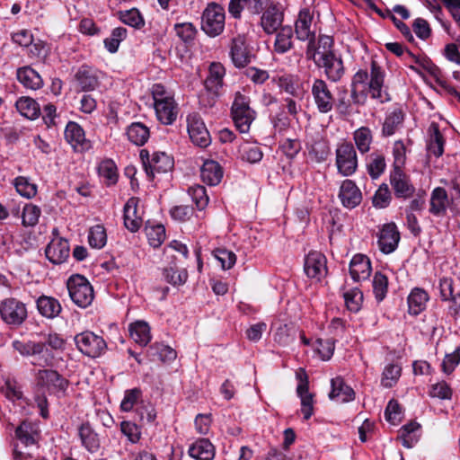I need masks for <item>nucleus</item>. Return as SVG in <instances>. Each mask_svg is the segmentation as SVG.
<instances>
[{"instance_id": "obj_15", "label": "nucleus", "mask_w": 460, "mask_h": 460, "mask_svg": "<svg viewBox=\"0 0 460 460\" xmlns=\"http://www.w3.org/2000/svg\"><path fill=\"white\" fill-rule=\"evenodd\" d=\"M311 93L317 110L321 113H328L332 110L334 97L324 80L315 78L312 84Z\"/></svg>"}, {"instance_id": "obj_39", "label": "nucleus", "mask_w": 460, "mask_h": 460, "mask_svg": "<svg viewBox=\"0 0 460 460\" xmlns=\"http://www.w3.org/2000/svg\"><path fill=\"white\" fill-rule=\"evenodd\" d=\"M262 0H230L228 11L234 18H240L243 9L251 13H259L262 10Z\"/></svg>"}, {"instance_id": "obj_54", "label": "nucleus", "mask_w": 460, "mask_h": 460, "mask_svg": "<svg viewBox=\"0 0 460 460\" xmlns=\"http://www.w3.org/2000/svg\"><path fill=\"white\" fill-rule=\"evenodd\" d=\"M239 152L242 160L250 164L259 163L263 157V153L261 147L249 143H244L242 145L240 146Z\"/></svg>"}, {"instance_id": "obj_50", "label": "nucleus", "mask_w": 460, "mask_h": 460, "mask_svg": "<svg viewBox=\"0 0 460 460\" xmlns=\"http://www.w3.org/2000/svg\"><path fill=\"white\" fill-rule=\"evenodd\" d=\"M41 216V209L37 205L27 203L22 208V224L25 227L35 226Z\"/></svg>"}, {"instance_id": "obj_56", "label": "nucleus", "mask_w": 460, "mask_h": 460, "mask_svg": "<svg viewBox=\"0 0 460 460\" xmlns=\"http://www.w3.org/2000/svg\"><path fill=\"white\" fill-rule=\"evenodd\" d=\"M119 17L123 23L136 29H141L145 25L144 18L140 12L136 8L120 11L119 13Z\"/></svg>"}, {"instance_id": "obj_9", "label": "nucleus", "mask_w": 460, "mask_h": 460, "mask_svg": "<svg viewBox=\"0 0 460 460\" xmlns=\"http://www.w3.org/2000/svg\"><path fill=\"white\" fill-rule=\"evenodd\" d=\"M139 155L146 173L150 179L157 173L167 172L173 166L172 159L164 152L150 154L147 149H142Z\"/></svg>"}, {"instance_id": "obj_40", "label": "nucleus", "mask_w": 460, "mask_h": 460, "mask_svg": "<svg viewBox=\"0 0 460 460\" xmlns=\"http://www.w3.org/2000/svg\"><path fill=\"white\" fill-rule=\"evenodd\" d=\"M16 75L18 81L28 89L37 90L43 84V81L39 73L30 66L19 68Z\"/></svg>"}, {"instance_id": "obj_3", "label": "nucleus", "mask_w": 460, "mask_h": 460, "mask_svg": "<svg viewBox=\"0 0 460 460\" xmlns=\"http://www.w3.org/2000/svg\"><path fill=\"white\" fill-rule=\"evenodd\" d=\"M12 347L22 357L31 358V363L35 367L53 366L54 356L46 347L45 342L14 340L12 342Z\"/></svg>"}, {"instance_id": "obj_32", "label": "nucleus", "mask_w": 460, "mask_h": 460, "mask_svg": "<svg viewBox=\"0 0 460 460\" xmlns=\"http://www.w3.org/2000/svg\"><path fill=\"white\" fill-rule=\"evenodd\" d=\"M76 82L82 91H93L99 85V72L89 66H81L75 74Z\"/></svg>"}, {"instance_id": "obj_51", "label": "nucleus", "mask_w": 460, "mask_h": 460, "mask_svg": "<svg viewBox=\"0 0 460 460\" xmlns=\"http://www.w3.org/2000/svg\"><path fill=\"white\" fill-rule=\"evenodd\" d=\"M89 245L94 249H102L107 243V234L103 226L96 225L89 229Z\"/></svg>"}, {"instance_id": "obj_12", "label": "nucleus", "mask_w": 460, "mask_h": 460, "mask_svg": "<svg viewBox=\"0 0 460 460\" xmlns=\"http://www.w3.org/2000/svg\"><path fill=\"white\" fill-rule=\"evenodd\" d=\"M0 314L7 324L21 325L27 318L24 303L16 298H6L0 304Z\"/></svg>"}, {"instance_id": "obj_47", "label": "nucleus", "mask_w": 460, "mask_h": 460, "mask_svg": "<svg viewBox=\"0 0 460 460\" xmlns=\"http://www.w3.org/2000/svg\"><path fill=\"white\" fill-rule=\"evenodd\" d=\"M15 190L22 197L31 199L37 195L38 186L29 177L17 176L13 181Z\"/></svg>"}, {"instance_id": "obj_60", "label": "nucleus", "mask_w": 460, "mask_h": 460, "mask_svg": "<svg viewBox=\"0 0 460 460\" xmlns=\"http://www.w3.org/2000/svg\"><path fill=\"white\" fill-rule=\"evenodd\" d=\"M188 193L199 209L201 210L207 207L208 203V196L205 187L201 185L191 186L189 188Z\"/></svg>"}, {"instance_id": "obj_13", "label": "nucleus", "mask_w": 460, "mask_h": 460, "mask_svg": "<svg viewBox=\"0 0 460 460\" xmlns=\"http://www.w3.org/2000/svg\"><path fill=\"white\" fill-rule=\"evenodd\" d=\"M37 385L47 389L50 393H64L69 385L66 378L58 371L50 368L40 369L35 375Z\"/></svg>"}, {"instance_id": "obj_41", "label": "nucleus", "mask_w": 460, "mask_h": 460, "mask_svg": "<svg viewBox=\"0 0 460 460\" xmlns=\"http://www.w3.org/2000/svg\"><path fill=\"white\" fill-rule=\"evenodd\" d=\"M429 299V294L422 288H415L408 296L409 312L417 315L422 312Z\"/></svg>"}, {"instance_id": "obj_43", "label": "nucleus", "mask_w": 460, "mask_h": 460, "mask_svg": "<svg viewBox=\"0 0 460 460\" xmlns=\"http://www.w3.org/2000/svg\"><path fill=\"white\" fill-rule=\"evenodd\" d=\"M306 146L309 156L317 163L324 161L330 152L328 143L321 137L308 140Z\"/></svg>"}, {"instance_id": "obj_34", "label": "nucleus", "mask_w": 460, "mask_h": 460, "mask_svg": "<svg viewBox=\"0 0 460 460\" xmlns=\"http://www.w3.org/2000/svg\"><path fill=\"white\" fill-rule=\"evenodd\" d=\"M200 176L205 183L216 186L223 178V169L217 162L206 160L200 168Z\"/></svg>"}, {"instance_id": "obj_8", "label": "nucleus", "mask_w": 460, "mask_h": 460, "mask_svg": "<svg viewBox=\"0 0 460 460\" xmlns=\"http://www.w3.org/2000/svg\"><path fill=\"white\" fill-rule=\"evenodd\" d=\"M225 10L216 3H210L203 11L201 29L209 37L220 35L225 29Z\"/></svg>"}, {"instance_id": "obj_63", "label": "nucleus", "mask_w": 460, "mask_h": 460, "mask_svg": "<svg viewBox=\"0 0 460 460\" xmlns=\"http://www.w3.org/2000/svg\"><path fill=\"white\" fill-rule=\"evenodd\" d=\"M213 255L223 270L231 269L236 262V255L226 249H216Z\"/></svg>"}, {"instance_id": "obj_20", "label": "nucleus", "mask_w": 460, "mask_h": 460, "mask_svg": "<svg viewBox=\"0 0 460 460\" xmlns=\"http://www.w3.org/2000/svg\"><path fill=\"white\" fill-rule=\"evenodd\" d=\"M65 138L76 152H84L92 146L86 139L83 128L76 122L69 121L65 128Z\"/></svg>"}, {"instance_id": "obj_53", "label": "nucleus", "mask_w": 460, "mask_h": 460, "mask_svg": "<svg viewBox=\"0 0 460 460\" xmlns=\"http://www.w3.org/2000/svg\"><path fill=\"white\" fill-rule=\"evenodd\" d=\"M353 138L357 148L360 153H367L369 151L370 145L372 143V134L368 128L361 127L358 128L353 134Z\"/></svg>"}, {"instance_id": "obj_5", "label": "nucleus", "mask_w": 460, "mask_h": 460, "mask_svg": "<svg viewBox=\"0 0 460 460\" xmlns=\"http://www.w3.org/2000/svg\"><path fill=\"white\" fill-rule=\"evenodd\" d=\"M306 58L312 59L314 64L321 68L324 69L327 78L332 82H339L344 75V66L342 59L334 52L323 53L319 58H316L315 49L314 44L306 48Z\"/></svg>"}, {"instance_id": "obj_38", "label": "nucleus", "mask_w": 460, "mask_h": 460, "mask_svg": "<svg viewBox=\"0 0 460 460\" xmlns=\"http://www.w3.org/2000/svg\"><path fill=\"white\" fill-rule=\"evenodd\" d=\"M124 225L131 232H137L141 225L142 219L137 215V200L129 199L124 206Z\"/></svg>"}, {"instance_id": "obj_1", "label": "nucleus", "mask_w": 460, "mask_h": 460, "mask_svg": "<svg viewBox=\"0 0 460 460\" xmlns=\"http://www.w3.org/2000/svg\"><path fill=\"white\" fill-rule=\"evenodd\" d=\"M151 93L157 119L164 125H172L179 111L173 94L161 84H155Z\"/></svg>"}, {"instance_id": "obj_44", "label": "nucleus", "mask_w": 460, "mask_h": 460, "mask_svg": "<svg viewBox=\"0 0 460 460\" xmlns=\"http://www.w3.org/2000/svg\"><path fill=\"white\" fill-rule=\"evenodd\" d=\"M128 139L136 146L145 145L149 137V128L141 122H133L127 128Z\"/></svg>"}, {"instance_id": "obj_7", "label": "nucleus", "mask_w": 460, "mask_h": 460, "mask_svg": "<svg viewBox=\"0 0 460 460\" xmlns=\"http://www.w3.org/2000/svg\"><path fill=\"white\" fill-rule=\"evenodd\" d=\"M71 300L79 307L86 308L93 301V288L87 279L82 275L71 276L66 283Z\"/></svg>"}, {"instance_id": "obj_31", "label": "nucleus", "mask_w": 460, "mask_h": 460, "mask_svg": "<svg viewBox=\"0 0 460 460\" xmlns=\"http://www.w3.org/2000/svg\"><path fill=\"white\" fill-rule=\"evenodd\" d=\"M349 273L355 281H360L368 279L371 273L369 259L362 254H356L353 256L349 264Z\"/></svg>"}, {"instance_id": "obj_11", "label": "nucleus", "mask_w": 460, "mask_h": 460, "mask_svg": "<svg viewBox=\"0 0 460 460\" xmlns=\"http://www.w3.org/2000/svg\"><path fill=\"white\" fill-rule=\"evenodd\" d=\"M336 166L342 176L352 175L358 168L356 150L351 143H341L336 149Z\"/></svg>"}, {"instance_id": "obj_23", "label": "nucleus", "mask_w": 460, "mask_h": 460, "mask_svg": "<svg viewBox=\"0 0 460 460\" xmlns=\"http://www.w3.org/2000/svg\"><path fill=\"white\" fill-rule=\"evenodd\" d=\"M343 207L354 208L362 200V193L356 183L351 180H345L341 182L338 195Z\"/></svg>"}, {"instance_id": "obj_55", "label": "nucleus", "mask_w": 460, "mask_h": 460, "mask_svg": "<svg viewBox=\"0 0 460 460\" xmlns=\"http://www.w3.org/2000/svg\"><path fill=\"white\" fill-rule=\"evenodd\" d=\"M145 232L149 244L155 248L159 247L165 239V229L162 225H148Z\"/></svg>"}, {"instance_id": "obj_59", "label": "nucleus", "mask_w": 460, "mask_h": 460, "mask_svg": "<svg viewBox=\"0 0 460 460\" xmlns=\"http://www.w3.org/2000/svg\"><path fill=\"white\" fill-rule=\"evenodd\" d=\"M164 279L173 285H183L188 279V272L186 270H177L173 267L165 268L163 271Z\"/></svg>"}, {"instance_id": "obj_14", "label": "nucleus", "mask_w": 460, "mask_h": 460, "mask_svg": "<svg viewBox=\"0 0 460 460\" xmlns=\"http://www.w3.org/2000/svg\"><path fill=\"white\" fill-rule=\"evenodd\" d=\"M187 129L190 138L198 146L207 147L211 143L210 134L198 113L189 114L187 117Z\"/></svg>"}, {"instance_id": "obj_24", "label": "nucleus", "mask_w": 460, "mask_h": 460, "mask_svg": "<svg viewBox=\"0 0 460 460\" xmlns=\"http://www.w3.org/2000/svg\"><path fill=\"white\" fill-rule=\"evenodd\" d=\"M46 257L53 264H61L69 257L68 241L64 238L53 239L45 250Z\"/></svg>"}, {"instance_id": "obj_22", "label": "nucleus", "mask_w": 460, "mask_h": 460, "mask_svg": "<svg viewBox=\"0 0 460 460\" xmlns=\"http://www.w3.org/2000/svg\"><path fill=\"white\" fill-rule=\"evenodd\" d=\"M390 182L397 198L408 199L415 191L414 186L411 183L409 176L402 169H394L390 174Z\"/></svg>"}, {"instance_id": "obj_16", "label": "nucleus", "mask_w": 460, "mask_h": 460, "mask_svg": "<svg viewBox=\"0 0 460 460\" xmlns=\"http://www.w3.org/2000/svg\"><path fill=\"white\" fill-rule=\"evenodd\" d=\"M304 270L310 279L321 280L327 274V260L317 251L310 252L305 258Z\"/></svg>"}, {"instance_id": "obj_35", "label": "nucleus", "mask_w": 460, "mask_h": 460, "mask_svg": "<svg viewBox=\"0 0 460 460\" xmlns=\"http://www.w3.org/2000/svg\"><path fill=\"white\" fill-rule=\"evenodd\" d=\"M329 397L340 402H348L354 400L355 393L341 377L338 376L332 379V391Z\"/></svg>"}, {"instance_id": "obj_17", "label": "nucleus", "mask_w": 460, "mask_h": 460, "mask_svg": "<svg viewBox=\"0 0 460 460\" xmlns=\"http://www.w3.org/2000/svg\"><path fill=\"white\" fill-rule=\"evenodd\" d=\"M296 378L299 381L296 393L301 400V412L305 420H309L314 414V396L309 393L308 377L306 373L300 368L296 372Z\"/></svg>"}, {"instance_id": "obj_26", "label": "nucleus", "mask_w": 460, "mask_h": 460, "mask_svg": "<svg viewBox=\"0 0 460 460\" xmlns=\"http://www.w3.org/2000/svg\"><path fill=\"white\" fill-rule=\"evenodd\" d=\"M369 75L366 70H358L352 78L351 98L355 103H364L367 99Z\"/></svg>"}, {"instance_id": "obj_61", "label": "nucleus", "mask_w": 460, "mask_h": 460, "mask_svg": "<svg viewBox=\"0 0 460 460\" xmlns=\"http://www.w3.org/2000/svg\"><path fill=\"white\" fill-rule=\"evenodd\" d=\"M388 279L385 275L376 272L373 279V291L377 301H382L387 293Z\"/></svg>"}, {"instance_id": "obj_2", "label": "nucleus", "mask_w": 460, "mask_h": 460, "mask_svg": "<svg viewBox=\"0 0 460 460\" xmlns=\"http://www.w3.org/2000/svg\"><path fill=\"white\" fill-rule=\"evenodd\" d=\"M12 347L22 357L31 358V363L35 367L53 366L54 356L46 347L45 342L14 340L12 342Z\"/></svg>"}, {"instance_id": "obj_18", "label": "nucleus", "mask_w": 460, "mask_h": 460, "mask_svg": "<svg viewBox=\"0 0 460 460\" xmlns=\"http://www.w3.org/2000/svg\"><path fill=\"white\" fill-rule=\"evenodd\" d=\"M384 81L385 72L376 61H372L367 92L371 93L372 98L379 100L380 102L390 101L389 94L384 89Z\"/></svg>"}, {"instance_id": "obj_37", "label": "nucleus", "mask_w": 460, "mask_h": 460, "mask_svg": "<svg viewBox=\"0 0 460 460\" xmlns=\"http://www.w3.org/2000/svg\"><path fill=\"white\" fill-rule=\"evenodd\" d=\"M189 455L197 460H212L215 456V448L208 439L200 438L190 447Z\"/></svg>"}, {"instance_id": "obj_21", "label": "nucleus", "mask_w": 460, "mask_h": 460, "mask_svg": "<svg viewBox=\"0 0 460 460\" xmlns=\"http://www.w3.org/2000/svg\"><path fill=\"white\" fill-rule=\"evenodd\" d=\"M312 21L313 15L310 11L308 9L301 10L295 23V31L299 40H307V47L313 43L314 49H315V34L311 30Z\"/></svg>"}, {"instance_id": "obj_4", "label": "nucleus", "mask_w": 460, "mask_h": 460, "mask_svg": "<svg viewBox=\"0 0 460 460\" xmlns=\"http://www.w3.org/2000/svg\"><path fill=\"white\" fill-rule=\"evenodd\" d=\"M12 347L22 357L31 358V363L35 367L53 366L54 356L46 347L45 342L14 340L12 342Z\"/></svg>"}, {"instance_id": "obj_52", "label": "nucleus", "mask_w": 460, "mask_h": 460, "mask_svg": "<svg viewBox=\"0 0 460 460\" xmlns=\"http://www.w3.org/2000/svg\"><path fill=\"white\" fill-rule=\"evenodd\" d=\"M420 429V424L411 422L402 427L400 430V438L403 447L407 448L412 447L418 441V436L415 432Z\"/></svg>"}, {"instance_id": "obj_33", "label": "nucleus", "mask_w": 460, "mask_h": 460, "mask_svg": "<svg viewBox=\"0 0 460 460\" xmlns=\"http://www.w3.org/2000/svg\"><path fill=\"white\" fill-rule=\"evenodd\" d=\"M226 69L222 64L213 62L208 68V75L205 80V87L208 91L217 93L218 90L223 86Z\"/></svg>"}, {"instance_id": "obj_19", "label": "nucleus", "mask_w": 460, "mask_h": 460, "mask_svg": "<svg viewBox=\"0 0 460 460\" xmlns=\"http://www.w3.org/2000/svg\"><path fill=\"white\" fill-rule=\"evenodd\" d=\"M400 241V233L394 223L385 224L379 231L377 243L382 252H394Z\"/></svg>"}, {"instance_id": "obj_29", "label": "nucleus", "mask_w": 460, "mask_h": 460, "mask_svg": "<svg viewBox=\"0 0 460 460\" xmlns=\"http://www.w3.org/2000/svg\"><path fill=\"white\" fill-rule=\"evenodd\" d=\"M39 314L47 319H55L62 312L60 302L49 296L42 295L36 300Z\"/></svg>"}, {"instance_id": "obj_46", "label": "nucleus", "mask_w": 460, "mask_h": 460, "mask_svg": "<svg viewBox=\"0 0 460 460\" xmlns=\"http://www.w3.org/2000/svg\"><path fill=\"white\" fill-rule=\"evenodd\" d=\"M128 331L130 337L141 346H146L151 341L150 327L144 321L131 323Z\"/></svg>"}, {"instance_id": "obj_57", "label": "nucleus", "mask_w": 460, "mask_h": 460, "mask_svg": "<svg viewBox=\"0 0 460 460\" xmlns=\"http://www.w3.org/2000/svg\"><path fill=\"white\" fill-rule=\"evenodd\" d=\"M367 172L372 179H377L386 167L384 155L379 154H371L367 164Z\"/></svg>"}, {"instance_id": "obj_36", "label": "nucleus", "mask_w": 460, "mask_h": 460, "mask_svg": "<svg viewBox=\"0 0 460 460\" xmlns=\"http://www.w3.org/2000/svg\"><path fill=\"white\" fill-rule=\"evenodd\" d=\"M444 145L445 140L439 131L438 125L431 123L429 128V141L427 144L429 155L441 156L444 153Z\"/></svg>"}, {"instance_id": "obj_49", "label": "nucleus", "mask_w": 460, "mask_h": 460, "mask_svg": "<svg viewBox=\"0 0 460 460\" xmlns=\"http://www.w3.org/2000/svg\"><path fill=\"white\" fill-rule=\"evenodd\" d=\"M402 374V367L399 364H387L382 373L381 385L385 388L393 387L399 380Z\"/></svg>"}, {"instance_id": "obj_58", "label": "nucleus", "mask_w": 460, "mask_h": 460, "mask_svg": "<svg viewBox=\"0 0 460 460\" xmlns=\"http://www.w3.org/2000/svg\"><path fill=\"white\" fill-rule=\"evenodd\" d=\"M296 339V330L289 327L288 324H282L278 327L275 334L274 341L281 346H288Z\"/></svg>"}, {"instance_id": "obj_10", "label": "nucleus", "mask_w": 460, "mask_h": 460, "mask_svg": "<svg viewBox=\"0 0 460 460\" xmlns=\"http://www.w3.org/2000/svg\"><path fill=\"white\" fill-rule=\"evenodd\" d=\"M74 341L78 350L89 358H99L107 349L104 339L90 331L76 334Z\"/></svg>"}, {"instance_id": "obj_6", "label": "nucleus", "mask_w": 460, "mask_h": 460, "mask_svg": "<svg viewBox=\"0 0 460 460\" xmlns=\"http://www.w3.org/2000/svg\"><path fill=\"white\" fill-rule=\"evenodd\" d=\"M231 115L240 133H247L256 118V112L250 107L249 98L236 93L231 108Z\"/></svg>"}, {"instance_id": "obj_28", "label": "nucleus", "mask_w": 460, "mask_h": 460, "mask_svg": "<svg viewBox=\"0 0 460 460\" xmlns=\"http://www.w3.org/2000/svg\"><path fill=\"white\" fill-rule=\"evenodd\" d=\"M245 42L246 40L243 35H237L232 40L230 56L233 63L237 67H243L250 61Z\"/></svg>"}, {"instance_id": "obj_45", "label": "nucleus", "mask_w": 460, "mask_h": 460, "mask_svg": "<svg viewBox=\"0 0 460 460\" xmlns=\"http://www.w3.org/2000/svg\"><path fill=\"white\" fill-rule=\"evenodd\" d=\"M15 107L22 116L29 119H35L40 114V105L30 97H21L18 99Z\"/></svg>"}, {"instance_id": "obj_30", "label": "nucleus", "mask_w": 460, "mask_h": 460, "mask_svg": "<svg viewBox=\"0 0 460 460\" xmlns=\"http://www.w3.org/2000/svg\"><path fill=\"white\" fill-rule=\"evenodd\" d=\"M275 40L273 43V52L279 55L288 52L294 47V31L291 26H282L275 32Z\"/></svg>"}, {"instance_id": "obj_48", "label": "nucleus", "mask_w": 460, "mask_h": 460, "mask_svg": "<svg viewBox=\"0 0 460 460\" xmlns=\"http://www.w3.org/2000/svg\"><path fill=\"white\" fill-rule=\"evenodd\" d=\"M79 437L82 445L91 453L96 452L100 447L98 435L92 429L89 424H82L79 429Z\"/></svg>"}, {"instance_id": "obj_62", "label": "nucleus", "mask_w": 460, "mask_h": 460, "mask_svg": "<svg viewBox=\"0 0 460 460\" xmlns=\"http://www.w3.org/2000/svg\"><path fill=\"white\" fill-rule=\"evenodd\" d=\"M344 300L347 308L354 313L359 311L363 301V294L358 288H353L344 293Z\"/></svg>"}, {"instance_id": "obj_42", "label": "nucleus", "mask_w": 460, "mask_h": 460, "mask_svg": "<svg viewBox=\"0 0 460 460\" xmlns=\"http://www.w3.org/2000/svg\"><path fill=\"white\" fill-rule=\"evenodd\" d=\"M403 122V113L400 109H394L386 113L383 127L382 135L391 137L402 127Z\"/></svg>"}, {"instance_id": "obj_64", "label": "nucleus", "mask_w": 460, "mask_h": 460, "mask_svg": "<svg viewBox=\"0 0 460 460\" xmlns=\"http://www.w3.org/2000/svg\"><path fill=\"white\" fill-rule=\"evenodd\" d=\"M174 31L177 36L184 42H191L196 36L197 30L191 22L176 23Z\"/></svg>"}, {"instance_id": "obj_25", "label": "nucleus", "mask_w": 460, "mask_h": 460, "mask_svg": "<svg viewBox=\"0 0 460 460\" xmlns=\"http://www.w3.org/2000/svg\"><path fill=\"white\" fill-rule=\"evenodd\" d=\"M283 18V13L276 5H270L261 17V26L265 33L273 34L282 27Z\"/></svg>"}, {"instance_id": "obj_27", "label": "nucleus", "mask_w": 460, "mask_h": 460, "mask_svg": "<svg viewBox=\"0 0 460 460\" xmlns=\"http://www.w3.org/2000/svg\"><path fill=\"white\" fill-rule=\"evenodd\" d=\"M449 199L444 188L437 187L430 194L429 211L431 215L441 217L447 214Z\"/></svg>"}]
</instances>
